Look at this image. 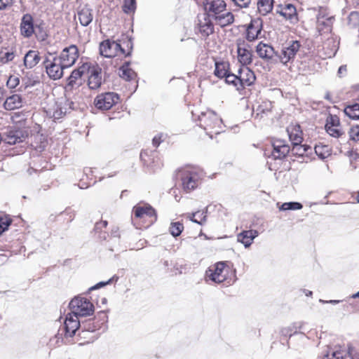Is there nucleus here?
I'll use <instances>...</instances> for the list:
<instances>
[{
  "mask_svg": "<svg viewBox=\"0 0 359 359\" xmlns=\"http://www.w3.org/2000/svg\"><path fill=\"white\" fill-rule=\"evenodd\" d=\"M203 6L208 18L221 27L233 23L234 15L227 11L226 4L224 0H206L203 2Z\"/></svg>",
  "mask_w": 359,
  "mask_h": 359,
  "instance_id": "obj_1",
  "label": "nucleus"
},
{
  "mask_svg": "<svg viewBox=\"0 0 359 359\" xmlns=\"http://www.w3.org/2000/svg\"><path fill=\"white\" fill-rule=\"evenodd\" d=\"M200 126L203 128L210 137L212 134H219L222 131V120L211 110L201 112L198 116Z\"/></svg>",
  "mask_w": 359,
  "mask_h": 359,
  "instance_id": "obj_2",
  "label": "nucleus"
},
{
  "mask_svg": "<svg viewBox=\"0 0 359 359\" xmlns=\"http://www.w3.org/2000/svg\"><path fill=\"white\" fill-rule=\"evenodd\" d=\"M181 180L183 189L189 192L196 188L201 183V174L194 168H186L181 171Z\"/></svg>",
  "mask_w": 359,
  "mask_h": 359,
  "instance_id": "obj_3",
  "label": "nucleus"
},
{
  "mask_svg": "<svg viewBox=\"0 0 359 359\" xmlns=\"http://www.w3.org/2000/svg\"><path fill=\"white\" fill-rule=\"evenodd\" d=\"M230 269L225 266L224 262H217L210 266L205 272L207 281H212L215 283H221L228 279V274Z\"/></svg>",
  "mask_w": 359,
  "mask_h": 359,
  "instance_id": "obj_4",
  "label": "nucleus"
},
{
  "mask_svg": "<svg viewBox=\"0 0 359 359\" xmlns=\"http://www.w3.org/2000/svg\"><path fill=\"white\" fill-rule=\"evenodd\" d=\"M72 313L77 316H88L93 313L94 306L86 297H76L69 303Z\"/></svg>",
  "mask_w": 359,
  "mask_h": 359,
  "instance_id": "obj_5",
  "label": "nucleus"
},
{
  "mask_svg": "<svg viewBox=\"0 0 359 359\" xmlns=\"http://www.w3.org/2000/svg\"><path fill=\"white\" fill-rule=\"evenodd\" d=\"M43 65L47 74L53 80L62 78L64 74V69H67L56 57H53L52 60L46 58Z\"/></svg>",
  "mask_w": 359,
  "mask_h": 359,
  "instance_id": "obj_6",
  "label": "nucleus"
},
{
  "mask_svg": "<svg viewBox=\"0 0 359 359\" xmlns=\"http://www.w3.org/2000/svg\"><path fill=\"white\" fill-rule=\"evenodd\" d=\"M300 44L297 41H292L284 45L281 50L276 52V55L279 57L280 62L286 65L293 60L299 50Z\"/></svg>",
  "mask_w": 359,
  "mask_h": 359,
  "instance_id": "obj_7",
  "label": "nucleus"
},
{
  "mask_svg": "<svg viewBox=\"0 0 359 359\" xmlns=\"http://www.w3.org/2000/svg\"><path fill=\"white\" fill-rule=\"evenodd\" d=\"M119 97L115 93H104L98 95L94 100L95 106L101 110H108L118 102Z\"/></svg>",
  "mask_w": 359,
  "mask_h": 359,
  "instance_id": "obj_8",
  "label": "nucleus"
},
{
  "mask_svg": "<svg viewBox=\"0 0 359 359\" xmlns=\"http://www.w3.org/2000/svg\"><path fill=\"white\" fill-rule=\"evenodd\" d=\"M100 54L106 57H112L116 56L118 53L128 55L130 52L126 54L125 50L122 48L120 43L110 40L104 41L100 46Z\"/></svg>",
  "mask_w": 359,
  "mask_h": 359,
  "instance_id": "obj_9",
  "label": "nucleus"
},
{
  "mask_svg": "<svg viewBox=\"0 0 359 359\" xmlns=\"http://www.w3.org/2000/svg\"><path fill=\"white\" fill-rule=\"evenodd\" d=\"M238 60L243 65H250L252 61V52L251 46L245 40H236Z\"/></svg>",
  "mask_w": 359,
  "mask_h": 359,
  "instance_id": "obj_10",
  "label": "nucleus"
},
{
  "mask_svg": "<svg viewBox=\"0 0 359 359\" xmlns=\"http://www.w3.org/2000/svg\"><path fill=\"white\" fill-rule=\"evenodd\" d=\"M66 68L74 65L79 57L78 48L75 45H71L65 48L59 56H55Z\"/></svg>",
  "mask_w": 359,
  "mask_h": 359,
  "instance_id": "obj_11",
  "label": "nucleus"
},
{
  "mask_svg": "<svg viewBox=\"0 0 359 359\" xmlns=\"http://www.w3.org/2000/svg\"><path fill=\"white\" fill-rule=\"evenodd\" d=\"M28 137V131L25 128H13L8 130L4 135L3 141L8 144L20 143Z\"/></svg>",
  "mask_w": 359,
  "mask_h": 359,
  "instance_id": "obj_12",
  "label": "nucleus"
},
{
  "mask_svg": "<svg viewBox=\"0 0 359 359\" xmlns=\"http://www.w3.org/2000/svg\"><path fill=\"white\" fill-rule=\"evenodd\" d=\"M334 18L325 11H320L317 16L316 29L320 34L330 33L332 28Z\"/></svg>",
  "mask_w": 359,
  "mask_h": 359,
  "instance_id": "obj_13",
  "label": "nucleus"
},
{
  "mask_svg": "<svg viewBox=\"0 0 359 359\" xmlns=\"http://www.w3.org/2000/svg\"><path fill=\"white\" fill-rule=\"evenodd\" d=\"M325 130L327 133L334 137H340L344 133L340 126L339 118L336 115H330L326 120Z\"/></svg>",
  "mask_w": 359,
  "mask_h": 359,
  "instance_id": "obj_14",
  "label": "nucleus"
},
{
  "mask_svg": "<svg viewBox=\"0 0 359 359\" xmlns=\"http://www.w3.org/2000/svg\"><path fill=\"white\" fill-rule=\"evenodd\" d=\"M135 217L140 219L149 218V222L153 223L156 219V215L154 209L149 205H137L133 208Z\"/></svg>",
  "mask_w": 359,
  "mask_h": 359,
  "instance_id": "obj_15",
  "label": "nucleus"
},
{
  "mask_svg": "<svg viewBox=\"0 0 359 359\" xmlns=\"http://www.w3.org/2000/svg\"><path fill=\"white\" fill-rule=\"evenodd\" d=\"M347 355L351 359L358 358V355L355 348L348 346L347 349H338L328 352L323 359H344Z\"/></svg>",
  "mask_w": 359,
  "mask_h": 359,
  "instance_id": "obj_16",
  "label": "nucleus"
},
{
  "mask_svg": "<svg viewBox=\"0 0 359 359\" xmlns=\"http://www.w3.org/2000/svg\"><path fill=\"white\" fill-rule=\"evenodd\" d=\"M238 83L241 89L245 86H250L254 83L256 77L255 73L250 69L247 65H243V67L238 70Z\"/></svg>",
  "mask_w": 359,
  "mask_h": 359,
  "instance_id": "obj_17",
  "label": "nucleus"
},
{
  "mask_svg": "<svg viewBox=\"0 0 359 359\" xmlns=\"http://www.w3.org/2000/svg\"><path fill=\"white\" fill-rule=\"evenodd\" d=\"M276 13L288 20L292 23L298 21L296 8L292 4H286L285 5H278L276 8Z\"/></svg>",
  "mask_w": 359,
  "mask_h": 359,
  "instance_id": "obj_18",
  "label": "nucleus"
},
{
  "mask_svg": "<svg viewBox=\"0 0 359 359\" xmlns=\"http://www.w3.org/2000/svg\"><path fill=\"white\" fill-rule=\"evenodd\" d=\"M88 85L92 90L99 88L102 83V69L100 67H93L88 69Z\"/></svg>",
  "mask_w": 359,
  "mask_h": 359,
  "instance_id": "obj_19",
  "label": "nucleus"
},
{
  "mask_svg": "<svg viewBox=\"0 0 359 359\" xmlns=\"http://www.w3.org/2000/svg\"><path fill=\"white\" fill-rule=\"evenodd\" d=\"M79 316L72 312L68 313L65 321L64 328L66 337H72L80 327Z\"/></svg>",
  "mask_w": 359,
  "mask_h": 359,
  "instance_id": "obj_20",
  "label": "nucleus"
},
{
  "mask_svg": "<svg viewBox=\"0 0 359 359\" xmlns=\"http://www.w3.org/2000/svg\"><path fill=\"white\" fill-rule=\"evenodd\" d=\"M24 99L20 94H12L7 95L4 102V108L6 110L11 111L22 107Z\"/></svg>",
  "mask_w": 359,
  "mask_h": 359,
  "instance_id": "obj_21",
  "label": "nucleus"
},
{
  "mask_svg": "<svg viewBox=\"0 0 359 359\" xmlns=\"http://www.w3.org/2000/svg\"><path fill=\"white\" fill-rule=\"evenodd\" d=\"M262 29V22L259 20H252L248 27L246 39L249 41H253L258 38Z\"/></svg>",
  "mask_w": 359,
  "mask_h": 359,
  "instance_id": "obj_22",
  "label": "nucleus"
},
{
  "mask_svg": "<svg viewBox=\"0 0 359 359\" xmlns=\"http://www.w3.org/2000/svg\"><path fill=\"white\" fill-rule=\"evenodd\" d=\"M21 34L25 37H30L34 33L33 18L31 15H23L20 24Z\"/></svg>",
  "mask_w": 359,
  "mask_h": 359,
  "instance_id": "obj_23",
  "label": "nucleus"
},
{
  "mask_svg": "<svg viewBox=\"0 0 359 359\" xmlns=\"http://www.w3.org/2000/svg\"><path fill=\"white\" fill-rule=\"evenodd\" d=\"M77 18L80 24L86 27L93 21V11L92 8L85 6L78 11Z\"/></svg>",
  "mask_w": 359,
  "mask_h": 359,
  "instance_id": "obj_24",
  "label": "nucleus"
},
{
  "mask_svg": "<svg viewBox=\"0 0 359 359\" xmlns=\"http://www.w3.org/2000/svg\"><path fill=\"white\" fill-rule=\"evenodd\" d=\"M256 51L261 58L265 60H271L275 54L276 55V52L272 46L262 42L257 46Z\"/></svg>",
  "mask_w": 359,
  "mask_h": 359,
  "instance_id": "obj_25",
  "label": "nucleus"
},
{
  "mask_svg": "<svg viewBox=\"0 0 359 359\" xmlns=\"http://www.w3.org/2000/svg\"><path fill=\"white\" fill-rule=\"evenodd\" d=\"M41 60L39 53L37 50H30L25 55L24 65L27 69L34 67Z\"/></svg>",
  "mask_w": 359,
  "mask_h": 359,
  "instance_id": "obj_26",
  "label": "nucleus"
},
{
  "mask_svg": "<svg viewBox=\"0 0 359 359\" xmlns=\"http://www.w3.org/2000/svg\"><path fill=\"white\" fill-rule=\"evenodd\" d=\"M273 150L272 155L275 158H282L290 151V147L281 140H277L273 144Z\"/></svg>",
  "mask_w": 359,
  "mask_h": 359,
  "instance_id": "obj_27",
  "label": "nucleus"
},
{
  "mask_svg": "<svg viewBox=\"0 0 359 359\" xmlns=\"http://www.w3.org/2000/svg\"><path fill=\"white\" fill-rule=\"evenodd\" d=\"M257 236L258 232L255 230L243 231L237 236V241L242 243L245 248H248Z\"/></svg>",
  "mask_w": 359,
  "mask_h": 359,
  "instance_id": "obj_28",
  "label": "nucleus"
},
{
  "mask_svg": "<svg viewBox=\"0 0 359 359\" xmlns=\"http://www.w3.org/2000/svg\"><path fill=\"white\" fill-rule=\"evenodd\" d=\"M289 138L293 144H299L302 142V132L299 125L292 126L287 129Z\"/></svg>",
  "mask_w": 359,
  "mask_h": 359,
  "instance_id": "obj_29",
  "label": "nucleus"
},
{
  "mask_svg": "<svg viewBox=\"0 0 359 359\" xmlns=\"http://www.w3.org/2000/svg\"><path fill=\"white\" fill-rule=\"evenodd\" d=\"M47 145L46 137L43 135L37 133L34 136H31V146L36 150L43 151Z\"/></svg>",
  "mask_w": 359,
  "mask_h": 359,
  "instance_id": "obj_30",
  "label": "nucleus"
},
{
  "mask_svg": "<svg viewBox=\"0 0 359 359\" xmlns=\"http://www.w3.org/2000/svg\"><path fill=\"white\" fill-rule=\"evenodd\" d=\"M119 76L126 81H132L136 79L137 74L126 62L119 68Z\"/></svg>",
  "mask_w": 359,
  "mask_h": 359,
  "instance_id": "obj_31",
  "label": "nucleus"
},
{
  "mask_svg": "<svg viewBox=\"0 0 359 359\" xmlns=\"http://www.w3.org/2000/svg\"><path fill=\"white\" fill-rule=\"evenodd\" d=\"M274 0H258L257 9L259 13L262 15L269 13L273 7Z\"/></svg>",
  "mask_w": 359,
  "mask_h": 359,
  "instance_id": "obj_32",
  "label": "nucleus"
},
{
  "mask_svg": "<svg viewBox=\"0 0 359 359\" xmlns=\"http://www.w3.org/2000/svg\"><path fill=\"white\" fill-rule=\"evenodd\" d=\"M345 114L351 119H359V104L348 105L344 109Z\"/></svg>",
  "mask_w": 359,
  "mask_h": 359,
  "instance_id": "obj_33",
  "label": "nucleus"
},
{
  "mask_svg": "<svg viewBox=\"0 0 359 359\" xmlns=\"http://www.w3.org/2000/svg\"><path fill=\"white\" fill-rule=\"evenodd\" d=\"M315 151L321 159H325L331 154V150L327 145H316Z\"/></svg>",
  "mask_w": 359,
  "mask_h": 359,
  "instance_id": "obj_34",
  "label": "nucleus"
},
{
  "mask_svg": "<svg viewBox=\"0 0 359 359\" xmlns=\"http://www.w3.org/2000/svg\"><path fill=\"white\" fill-rule=\"evenodd\" d=\"M278 208L281 211H285L289 210H300L302 208V205L298 202H287L284 203L279 206V203H277Z\"/></svg>",
  "mask_w": 359,
  "mask_h": 359,
  "instance_id": "obj_35",
  "label": "nucleus"
},
{
  "mask_svg": "<svg viewBox=\"0 0 359 359\" xmlns=\"http://www.w3.org/2000/svg\"><path fill=\"white\" fill-rule=\"evenodd\" d=\"M348 25L351 28L359 27V13L358 12L353 11L348 15Z\"/></svg>",
  "mask_w": 359,
  "mask_h": 359,
  "instance_id": "obj_36",
  "label": "nucleus"
},
{
  "mask_svg": "<svg viewBox=\"0 0 359 359\" xmlns=\"http://www.w3.org/2000/svg\"><path fill=\"white\" fill-rule=\"evenodd\" d=\"M183 229V224L179 222H172L170 226V232L175 237L180 236Z\"/></svg>",
  "mask_w": 359,
  "mask_h": 359,
  "instance_id": "obj_37",
  "label": "nucleus"
},
{
  "mask_svg": "<svg viewBox=\"0 0 359 359\" xmlns=\"http://www.w3.org/2000/svg\"><path fill=\"white\" fill-rule=\"evenodd\" d=\"M200 32L205 36H209L214 32V26L210 21L200 25Z\"/></svg>",
  "mask_w": 359,
  "mask_h": 359,
  "instance_id": "obj_38",
  "label": "nucleus"
},
{
  "mask_svg": "<svg viewBox=\"0 0 359 359\" xmlns=\"http://www.w3.org/2000/svg\"><path fill=\"white\" fill-rule=\"evenodd\" d=\"M225 81L228 83H231L237 88V90H240L241 87L238 83V74L235 75L233 74H230L226 72V75L224 76Z\"/></svg>",
  "mask_w": 359,
  "mask_h": 359,
  "instance_id": "obj_39",
  "label": "nucleus"
},
{
  "mask_svg": "<svg viewBox=\"0 0 359 359\" xmlns=\"http://www.w3.org/2000/svg\"><path fill=\"white\" fill-rule=\"evenodd\" d=\"M228 71L225 69L224 63H216L215 74L219 78H224L226 75Z\"/></svg>",
  "mask_w": 359,
  "mask_h": 359,
  "instance_id": "obj_40",
  "label": "nucleus"
},
{
  "mask_svg": "<svg viewBox=\"0 0 359 359\" xmlns=\"http://www.w3.org/2000/svg\"><path fill=\"white\" fill-rule=\"evenodd\" d=\"M199 215H203V212H201L199 211H197V212H193V213H189L187 215V217L189 218L193 222H195V223H197V224H199L202 225V224H203L205 222L207 216L206 215H203V218L201 219V220L198 221V219H195V217L196 216Z\"/></svg>",
  "mask_w": 359,
  "mask_h": 359,
  "instance_id": "obj_41",
  "label": "nucleus"
},
{
  "mask_svg": "<svg viewBox=\"0 0 359 359\" xmlns=\"http://www.w3.org/2000/svg\"><path fill=\"white\" fill-rule=\"evenodd\" d=\"M136 8L135 0H124L123 10L125 13L133 12Z\"/></svg>",
  "mask_w": 359,
  "mask_h": 359,
  "instance_id": "obj_42",
  "label": "nucleus"
},
{
  "mask_svg": "<svg viewBox=\"0 0 359 359\" xmlns=\"http://www.w3.org/2000/svg\"><path fill=\"white\" fill-rule=\"evenodd\" d=\"M15 53L11 52H1L0 53V62L2 63H7L12 61L15 58Z\"/></svg>",
  "mask_w": 359,
  "mask_h": 359,
  "instance_id": "obj_43",
  "label": "nucleus"
},
{
  "mask_svg": "<svg viewBox=\"0 0 359 359\" xmlns=\"http://www.w3.org/2000/svg\"><path fill=\"white\" fill-rule=\"evenodd\" d=\"M81 76L82 72L79 69H74L69 77V85L73 86L76 83V81L81 78Z\"/></svg>",
  "mask_w": 359,
  "mask_h": 359,
  "instance_id": "obj_44",
  "label": "nucleus"
},
{
  "mask_svg": "<svg viewBox=\"0 0 359 359\" xmlns=\"http://www.w3.org/2000/svg\"><path fill=\"white\" fill-rule=\"evenodd\" d=\"M350 139L354 141L359 140V126L351 128L349 131Z\"/></svg>",
  "mask_w": 359,
  "mask_h": 359,
  "instance_id": "obj_45",
  "label": "nucleus"
},
{
  "mask_svg": "<svg viewBox=\"0 0 359 359\" xmlns=\"http://www.w3.org/2000/svg\"><path fill=\"white\" fill-rule=\"evenodd\" d=\"M293 151H295L297 154L299 155H304V154L306 152V149L304 145H301V144H293Z\"/></svg>",
  "mask_w": 359,
  "mask_h": 359,
  "instance_id": "obj_46",
  "label": "nucleus"
},
{
  "mask_svg": "<svg viewBox=\"0 0 359 359\" xmlns=\"http://www.w3.org/2000/svg\"><path fill=\"white\" fill-rule=\"evenodd\" d=\"M236 5L241 8H247L250 4L251 0H232Z\"/></svg>",
  "mask_w": 359,
  "mask_h": 359,
  "instance_id": "obj_47",
  "label": "nucleus"
},
{
  "mask_svg": "<svg viewBox=\"0 0 359 359\" xmlns=\"http://www.w3.org/2000/svg\"><path fill=\"white\" fill-rule=\"evenodd\" d=\"M19 83V80L16 77L11 76L7 81V86L13 88H15Z\"/></svg>",
  "mask_w": 359,
  "mask_h": 359,
  "instance_id": "obj_48",
  "label": "nucleus"
},
{
  "mask_svg": "<svg viewBox=\"0 0 359 359\" xmlns=\"http://www.w3.org/2000/svg\"><path fill=\"white\" fill-rule=\"evenodd\" d=\"M0 226L3 227L4 231H5L10 225L11 222L6 218H0Z\"/></svg>",
  "mask_w": 359,
  "mask_h": 359,
  "instance_id": "obj_49",
  "label": "nucleus"
},
{
  "mask_svg": "<svg viewBox=\"0 0 359 359\" xmlns=\"http://www.w3.org/2000/svg\"><path fill=\"white\" fill-rule=\"evenodd\" d=\"M112 279H109L108 281L107 282H100L98 283L97 284H96L95 285L93 286L92 287L90 288V290H96V289H99L103 286H105L108 284H109L111 282Z\"/></svg>",
  "mask_w": 359,
  "mask_h": 359,
  "instance_id": "obj_50",
  "label": "nucleus"
},
{
  "mask_svg": "<svg viewBox=\"0 0 359 359\" xmlns=\"http://www.w3.org/2000/svg\"><path fill=\"white\" fill-rule=\"evenodd\" d=\"M13 0H0V10L5 9L12 4Z\"/></svg>",
  "mask_w": 359,
  "mask_h": 359,
  "instance_id": "obj_51",
  "label": "nucleus"
},
{
  "mask_svg": "<svg viewBox=\"0 0 359 359\" xmlns=\"http://www.w3.org/2000/svg\"><path fill=\"white\" fill-rule=\"evenodd\" d=\"M162 135H156L152 140V144L157 147L161 142Z\"/></svg>",
  "mask_w": 359,
  "mask_h": 359,
  "instance_id": "obj_52",
  "label": "nucleus"
},
{
  "mask_svg": "<svg viewBox=\"0 0 359 359\" xmlns=\"http://www.w3.org/2000/svg\"><path fill=\"white\" fill-rule=\"evenodd\" d=\"M62 114V111L61 109L60 110H55L52 114L50 111V114L54 118H60L61 117V115Z\"/></svg>",
  "mask_w": 359,
  "mask_h": 359,
  "instance_id": "obj_53",
  "label": "nucleus"
},
{
  "mask_svg": "<svg viewBox=\"0 0 359 359\" xmlns=\"http://www.w3.org/2000/svg\"><path fill=\"white\" fill-rule=\"evenodd\" d=\"M347 71L346 65H341L338 70V74L341 76L343 74H346Z\"/></svg>",
  "mask_w": 359,
  "mask_h": 359,
  "instance_id": "obj_54",
  "label": "nucleus"
},
{
  "mask_svg": "<svg viewBox=\"0 0 359 359\" xmlns=\"http://www.w3.org/2000/svg\"><path fill=\"white\" fill-rule=\"evenodd\" d=\"M320 302H322V303H330V304H337L339 302V300H330V301H324V300H322V299H320Z\"/></svg>",
  "mask_w": 359,
  "mask_h": 359,
  "instance_id": "obj_55",
  "label": "nucleus"
},
{
  "mask_svg": "<svg viewBox=\"0 0 359 359\" xmlns=\"http://www.w3.org/2000/svg\"><path fill=\"white\" fill-rule=\"evenodd\" d=\"M4 90L0 88V102L4 99Z\"/></svg>",
  "mask_w": 359,
  "mask_h": 359,
  "instance_id": "obj_56",
  "label": "nucleus"
},
{
  "mask_svg": "<svg viewBox=\"0 0 359 359\" xmlns=\"http://www.w3.org/2000/svg\"><path fill=\"white\" fill-rule=\"evenodd\" d=\"M353 298H359V291L356 292L355 294L352 295Z\"/></svg>",
  "mask_w": 359,
  "mask_h": 359,
  "instance_id": "obj_57",
  "label": "nucleus"
},
{
  "mask_svg": "<svg viewBox=\"0 0 359 359\" xmlns=\"http://www.w3.org/2000/svg\"><path fill=\"white\" fill-rule=\"evenodd\" d=\"M203 215H206L203 212V215H198V216H196V217L200 219L199 221H201V219L203 218Z\"/></svg>",
  "mask_w": 359,
  "mask_h": 359,
  "instance_id": "obj_58",
  "label": "nucleus"
},
{
  "mask_svg": "<svg viewBox=\"0 0 359 359\" xmlns=\"http://www.w3.org/2000/svg\"><path fill=\"white\" fill-rule=\"evenodd\" d=\"M101 224H102V225H103V226H104V227H105V226H107V221H103V222H102Z\"/></svg>",
  "mask_w": 359,
  "mask_h": 359,
  "instance_id": "obj_59",
  "label": "nucleus"
},
{
  "mask_svg": "<svg viewBox=\"0 0 359 359\" xmlns=\"http://www.w3.org/2000/svg\"><path fill=\"white\" fill-rule=\"evenodd\" d=\"M311 294H312V292L311 291H309L307 293H306V296H311Z\"/></svg>",
  "mask_w": 359,
  "mask_h": 359,
  "instance_id": "obj_60",
  "label": "nucleus"
},
{
  "mask_svg": "<svg viewBox=\"0 0 359 359\" xmlns=\"http://www.w3.org/2000/svg\"><path fill=\"white\" fill-rule=\"evenodd\" d=\"M357 202L359 203V192L358 193V195L356 196Z\"/></svg>",
  "mask_w": 359,
  "mask_h": 359,
  "instance_id": "obj_61",
  "label": "nucleus"
},
{
  "mask_svg": "<svg viewBox=\"0 0 359 359\" xmlns=\"http://www.w3.org/2000/svg\"><path fill=\"white\" fill-rule=\"evenodd\" d=\"M282 332H283V334H286V333L285 332V330H282Z\"/></svg>",
  "mask_w": 359,
  "mask_h": 359,
  "instance_id": "obj_62",
  "label": "nucleus"
},
{
  "mask_svg": "<svg viewBox=\"0 0 359 359\" xmlns=\"http://www.w3.org/2000/svg\"><path fill=\"white\" fill-rule=\"evenodd\" d=\"M1 42V38L0 37V43Z\"/></svg>",
  "mask_w": 359,
  "mask_h": 359,
  "instance_id": "obj_63",
  "label": "nucleus"
}]
</instances>
